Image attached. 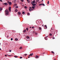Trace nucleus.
Masks as SVG:
<instances>
[{"label":"nucleus","mask_w":60,"mask_h":60,"mask_svg":"<svg viewBox=\"0 0 60 60\" xmlns=\"http://www.w3.org/2000/svg\"><path fill=\"white\" fill-rule=\"evenodd\" d=\"M7 0V1H8V0Z\"/></svg>","instance_id":"338daca9"},{"label":"nucleus","mask_w":60,"mask_h":60,"mask_svg":"<svg viewBox=\"0 0 60 60\" xmlns=\"http://www.w3.org/2000/svg\"><path fill=\"white\" fill-rule=\"evenodd\" d=\"M2 8H0V11H2Z\"/></svg>","instance_id":"dca6fc26"},{"label":"nucleus","mask_w":60,"mask_h":60,"mask_svg":"<svg viewBox=\"0 0 60 60\" xmlns=\"http://www.w3.org/2000/svg\"><path fill=\"white\" fill-rule=\"evenodd\" d=\"M9 10L10 11H11V7H9Z\"/></svg>","instance_id":"f03ea898"},{"label":"nucleus","mask_w":60,"mask_h":60,"mask_svg":"<svg viewBox=\"0 0 60 60\" xmlns=\"http://www.w3.org/2000/svg\"><path fill=\"white\" fill-rule=\"evenodd\" d=\"M33 54H32V53H31L30 54V55H29V56H33Z\"/></svg>","instance_id":"39448f33"},{"label":"nucleus","mask_w":60,"mask_h":60,"mask_svg":"<svg viewBox=\"0 0 60 60\" xmlns=\"http://www.w3.org/2000/svg\"><path fill=\"white\" fill-rule=\"evenodd\" d=\"M5 56H7V55H5Z\"/></svg>","instance_id":"a18cd8bd"},{"label":"nucleus","mask_w":60,"mask_h":60,"mask_svg":"<svg viewBox=\"0 0 60 60\" xmlns=\"http://www.w3.org/2000/svg\"><path fill=\"white\" fill-rule=\"evenodd\" d=\"M26 32V30H24L23 31V33H25Z\"/></svg>","instance_id":"9b49d317"},{"label":"nucleus","mask_w":60,"mask_h":60,"mask_svg":"<svg viewBox=\"0 0 60 60\" xmlns=\"http://www.w3.org/2000/svg\"><path fill=\"white\" fill-rule=\"evenodd\" d=\"M11 50H10L9 51V52H11Z\"/></svg>","instance_id":"c03bdc74"},{"label":"nucleus","mask_w":60,"mask_h":60,"mask_svg":"<svg viewBox=\"0 0 60 60\" xmlns=\"http://www.w3.org/2000/svg\"><path fill=\"white\" fill-rule=\"evenodd\" d=\"M10 0H9L10 1Z\"/></svg>","instance_id":"774afa93"},{"label":"nucleus","mask_w":60,"mask_h":60,"mask_svg":"<svg viewBox=\"0 0 60 60\" xmlns=\"http://www.w3.org/2000/svg\"><path fill=\"white\" fill-rule=\"evenodd\" d=\"M26 38L27 39H29V37L28 36H27L26 37Z\"/></svg>","instance_id":"ddd939ff"},{"label":"nucleus","mask_w":60,"mask_h":60,"mask_svg":"<svg viewBox=\"0 0 60 60\" xmlns=\"http://www.w3.org/2000/svg\"><path fill=\"white\" fill-rule=\"evenodd\" d=\"M18 7H17V6H16V8H18Z\"/></svg>","instance_id":"09e8293b"},{"label":"nucleus","mask_w":60,"mask_h":60,"mask_svg":"<svg viewBox=\"0 0 60 60\" xmlns=\"http://www.w3.org/2000/svg\"><path fill=\"white\" fill-rule=\"evenodd\" d=\"M34 26H33L32 27V28H33V29L34 28Z\"/></svg>","instance_id":"e433bc0d"},{"label":"nucleus","mask_w":60,"mask_h":60,"mask_svg":"<svg viewBox=\"0 0 60 60\" xmlns=\"http://www.w3.org/2000/svg\"><path fill=\"white\" fill-rule=\"evenodd\" d=\"M14 57H15V58H17V57H18V56H14Z\"/></svg>","instance_id":"5701e85b"},{"label":"nucleus","mask_w":60,"mask_h":60,"mask_svg":"<svg viewBox=\"0 0 60 60\" xmlns=\"http://www.w3.org/2000/svg\"><path fill=\"white\" fill-rule=\"evenodd\" d=\"M0 1H1L2 2H3V1H2V0H0Z\"/></svg>","instance_id":"79ce46f5"},{"label":"nucleus","mask_w":60,"mask_h":60,"mask_svg":"<svg viewBox=\"0 0 60 60\" xmlns=\"http://www.w3.org/2000/svg\"><path fill=\"white\" fill-rule=\"evenodd\" d=\"M42 5V4H39V6H41V5Z\"/></svg>","instance_id":"412c9836"},{"label":"nucleus","mask_w":60,"mask_h":60,"mask_svg":"<svg viewBox=\"0 0 60 60\" xmlns=\"http://www.w3.org/2000/svg\"><path fill=\"white\" fill-rule=\"evenodd\" d=\"M1 45V43H0V45Z\"/></svg>","instance_id":"0e129e2a"},{"label":"nucleus","mask_w":60,"mask_h":60,"mask_svg":"<svg viewBox=\"0 0 60 60\" xmlns=\"http://www.w3.org/2000/svg\"><path fill=\"white\" fill-rule=\"evenodd\" d=\"M32 2L34 4L35 3V0H34V1Z\"/></svg>","instance_id":"1a4fd4ad"},{"label":"nucleus","mask_w":60,"mask_h":60,"mask_svg":"<svg viewBox=\"0 0 60 60\" xmlns=\"http://www.w3.org/2000/svg\"><path fill=\"white\" fill-rule=\"evenodd\" d=\"M18 14H19V15H20V14H21V13L20 12H18Z\"/></svg>","instance_id":"0eeeda50"},{"label":"nucleus","mask_w":60,"mask_h":60,"mask_svg":"<svg viewBox=\"0 0 60 60\" xmlns=\"http://www.w3.org/2000/svg\"><path fill=\"white\" fill-rule=\"evenodd\" d=\"M52 31H53V30H52V29H51V30H50V32H52H52H53Z\"/></svg>","instance_id":"4468645a"},{"label":"nucleus","mask_w":60,"mask_h":60,"mask_svg":"<svg viewBox=\"0 0 60 60\" xmlns=\"http://www.w3.org/2000/svg\"><path fill=\"white\" fill-rule=\"evenodd\" d=\"M22 58V57H20V59H21V58Z\"/></svg>","instance_id":"58836bf2"},{"label":"nucleus","mask_w":60,"mask_h":60,"mask_svg":"<svg viewBox=\"0 0 60 60\" xmlns=\"http://www.w3.org/2000/svg\"><path fill=\"white\" fill-rule=\"evenodd\" d=\"M32 33H33V34H34V33H35V32H34V31H33L32 32Z\"/></svg>","instance_id":"bb28decb"},{"label":"nucleus","mask_w":60,"mask_h":60,"mask_svg":"<svg viewBox=\"0 0 60 60\" xmlns=\"http://www.w3.org/2000/svg\"><path fill=\"white\" fill-rule=\"evenodd\" d=\"M8 56L9 55H7Z\"/></svg>","instance_id":"69168bd1"},{"label":"nucleus","mask_w":60,"mask_h":60,"mask_svg":"<svg viewBox=\"0 0 60 60\" xmlns=\"http://www.w3.org/2000/svg\"><path fill=\"white\" fill-rule=\"evenodd\" d=\"M28 28H26V29L27 31H28Z\"/></svg>","instance_id":"a878e982"},{"label":"nucleus","mask_w":60,"mask_h":60,"mask_svg":"<svg viewBox=\"0 0 60 60\" xmlns=\"http://www.w3.org/2000/svg\"><path fill=\"white\" fill-rule=\"evenodd\" d=\"M32 8L33 9H34V8H35V6H33V7H32Z\"/></svg>","instance_id":"f8f14e48"},{"label":"nucleus","mask_w":60,"mask_h":60,"mask_svg":"<svg viewBox=\"0 0 60 60\" xmlns=\"http://www.w3.org/2000/svg\"><path fill=\"white\" fill-rule=\"evenodd\" d=\"M48 4H49V1H48L47 2Z\"/></svg>","instance_id":"7c9ffc66"},{"label":"nucleus","mask_w":60,"mask_h":60,"mask_svg":"<svg viewBox=\"0 0 60 60\" xmlns=\"http://www.w3.org/2000/svg\"><path fill=\"white\" fill-rule=\"evenodd\" d=\"M21 1H22V2H24V0H21Z\"/></svg>","instance_id":"c756f323"},{"label":"nucleus","mask_w":60,"mask_h":60,"mask_svg":"<svg viewBox=\"0 0 60 60\" xmlns=\"http://www.w3.org/2000/svg\"><path fill=\"white\" fill-rule=\"evenodd\" d=\"M38 56H36L35 57H36V58H38Z\"/></svg>","instance_id":"a211bd4d"},{"label":"nucleus","mask_w":60,"mask_h":60,"mask_svg":"<svg viewBox=\"0 0 60 60\" xmlns=\"http://www.w3.org/2000/svg\"><path fill=\"white\" fill-rule=\"evenodd\" d=\"M35 3H36V4H37V2H35Z\"/></svg>","instance_id":"603ef678"},{"label":"nucleus","mask_w":60,"mask_h":60,"mask_svg":"<svg viewBox=\"0 0 60 60\" xmlns=\"http://www.w3.org/2000/svg\"><path fill=\"white\" fill-rule=\"evenodd\" d=\"M55 39V38L54 37H53L52 38V39Z\"/></svg>","instance_id":"ea45409f"},{"label":"nucleus","mask_w":60,"mask_h":60,"mask_svg":"<svg viewBox=\"0 0 60 60\" xmlns=\"http://www.w3.org/2000/svg\"><path fill=\"white\" fill-rule=\"evenodd\" d=\"M45 29H47V25H45Z\"/></svg>","instance_id":"9d476101"},{"label":"nucleus","mask_w":60,"mask_h":60,"mask_svg":"<svg viewBox=\"0 0 60 60\" xmlns=\"http://www.w3.org/2000/svg\"><path fill=\"white\" fill-rule=\"evenodd\" d=\"M8 56H11V55H8Z\"/></svg>","instance_id":"a19ab883"},{"label":"nucleus","mask_w":60,"mask_h":60,"mask_svg":"<svg viewBox=\"0 0 60 60\" xmlns=\"http://www.w3.org/2000/svg\"><path fill=\"white\" fill-rule=\"evenodd\" d=\"M4 4H5V5H7V3H5Z\"/></svg>","instance_id":"2eb2a0df"},{"label":"nucleus","mask_w":60,"mask_h":60,"mask_svg":"<svg viewBox=\"0 0 60 60\" xmlns=\"http://www.w3.org/2000/svg\"><path fill=\"white\" fill-rule=\"evenodd\" d=\"M51 53H53V54H54V52H53V51H52L51 52Z\"/></svg>","instance_id":"b1692460"},{"label":"nucleus","mask_w":60,"mask_h":60,"mask_svg":"<svg viewBox=\"0 0 60 60\" xmlns=\"http://www.w3.org/2000/svg\"><path fill=\"white\" fill-rule=\"evenodd\" d=\"M29 10L30 11H31V9H29Z\"/></svg>","instance_id":"4c0bfd02"},{"label":"nucleus","mask_w":60,"mask_h":60,"mask_svg":"<svg viewBox=\"0 0 60 60\" xmlns=\"http://www.w3.org/2000/svg\"><path fill=\"white\" fill-rule=\"evenodd\" d=\"M8 3H9L10 2H9V1H8Z\"/></svg>","instance_id":"4d7b16f0"},{"label":"nucleus","mask_w":60,"mask_h":60,"mask_svg":"<svg viewBox=\"0 0 60 60\" xmlns=\"http://www.w3.org/2000/svg\"><path fill=\"white\" fill-rule=\"evenodd\" d=\"M24 55H25V56H26V55H27V54H24Z\"/></svg>","instance_id":"37998d69"},{"label":"nucleus","mask_w":60,"mask_h":60,"mask_svg":"<svg viewBox=\"0 0 60 60\" xmlns=\"http://www.w3.org/2000/svg\"><path fill=\"white\" fill-rule=\"evenodd\" d=\"M11 41H12V40H13V39L11 38Z\"/></svg>","instance_id":"473e14b6"},{"label":"nucleus","mask_w":60,"mask_h":60,"mask_svg":"<svg viewBox=\"0 0 60 60\" xmlns=\"http://www.w3.org/2000/svg\"><path fill=\"white\" fill-rule=\"evenodd\" d=\"M15 41H18V39L17 38H15Z\"/></svg>","instance_id":"6e6552de"},{"label":"nucleus","mask_w":60,"mask_h":60,"mask_svg":"<svg viewBox=\"0 0 60 60\" xmlns=\"http://www.w3.org/2000/svg\"><path fill=\"white\" fill-rule=\"evenodd\" d=\"M45 40H48V38H47L46 37H45Z\"/></svg>","instance_id":"20e7f679"},{"label":"nucleus","mask_w":60,"mask_h":60,"mask_svg":"<svg viewBox=\"0 0 60 60\" xmlns=\"http://www.w3.org/2000/svg\"><path fill=\"white\" fill-rule=\"evenodd\" d=\"M29 8L30 9H32V7H29Z\"/></svg>","instance_id":"c9c22d12"},{"label":"nucleus","mask_w":60,"mask_h":60,"mask_svg":"<svg viewBox=\"0 0 60 60\" xmlns=\"http://www.w3.org/2000/svg\"><path fill=\"white\" fill-rule=\"evenodd\" d=\"M15 11L17 12V11H18V10L17 9H16L15 10Z\"/></svg>","instance_id":"4be33fe9"},{"label":"nucleus","mask_w":60,"mask_h":60,"mask_svg":"<svg viewBox=\"0 0 60 60\" xmlns=\"http://www.w3.org/2000/svg\"><path fill=\"white\" fill-rule=\"evenodd\" d=\"M42 26H44V25H42Z\"/></svg>","instance_id":"6e6d98bb"},{"label":"nucleus","mask_w":60,"mask_h":60,"mask_svg":"<svg viewBox=\"0 0 60 60\" xmlns=\"http://www.w3.org/2000/svg\"><path fill=\"white\" fill-rule=\"evenodd\" d=\"M42 5L43 6H45V5L44 4H43Z\"/></svg>","instance_id":"f704fd0d"},{"label":"nucleus","mask_w":60,"mask_h":60,"mask_svg":"<svg viewBox=\"0 0 60 60\" xmlns=\"http://www.w3.org/2000/svg\"><path fill=\"white\" fill-rule=\"evenodd\" d=\"M27 15H30V13H27Z\"/></svg>","instance_id":"6ab92c4d"},{"label":"nucleus","mask_w":60,"mask_h":60,"mask_svg":"<svg viewBox=\"0 0 60 60\" xmlns=\"http://www.w3.org/2000/svg\"><path fill=\"white\" fill-rule=\"evenodd\" d=\"M32 5H33V6H35V5H36V4H32Z\"/></svg>","instance_id":"423d86ee"},{"label":"nucleus","mask_w":60,"mask_h":60,"mask_svg":"<svg viewBox=\"0 0 60 60\" xmlns=\"http://www.w3.org/2000/svg\"><path fill=\"white\" fill-rule=\"evenodd\" d=\"M11 4H12L11 2H10L9 3V5H11Z\"/></svg>","instance_id":"7ed1b4c3"},{"label":"nucleus","mask_w":60,"mask_h":60,"mask_svg":"<svg viewBox=\"0 0 60 60\" xmlns=\"http://www.w3.org/2000/svg\"><path fill=\"white\" fill-rule=\"evenodd\" d=\"M46 37L47 38V37H48V36H47V37Z\"/></svg>","instance_id":"e2e57ef3"},{"label":"nucleus","mask_w":60,"mask_h":60,"mask_svg":"<svg viewBox=\"0 0 60 60\" xmlns=\"http://www.w3.org/2000/svg\"><path fill=\"white\" fill-rule=\"evenodd\" d=\"M35 34L36 35H37V33H36V32H35Z\"/></svg>","instance_id":"c85d7f7f"},{"label":"nucleus","mask_w":60,"mask_h":60,"mask_svg":"<svg viewBox=\"0 0 60 60\" xmlns=\"http://www.w3.org/2000/svg\"><path fill=\"white\" fill-rule=\"evenodd\" d=\"M39 0H37L36 1V2H39Z\"/></svg>","instance_id":"72a5a7b5"},{"label":"nucleus","mask_w":60,"mask_h":60,"mask_svg":"<svg viewBox=\"0 0 60 60\" xmlns=\"http://www.w3.org/2000/svg\"><path fill=\"white\" fill-rule=\"evenodd\" d=\"M0 50H1V48H0Z\"/></svg>","instance_id":"bf43d9fd"},{"label":"nucleus","mask_w":60,"mask_h":60,"mask_svg":"<svg viewBox=\"0 0 60 60\" xmlns=\"http://www.w3.org/2000/svg\"><path fill=\"white\" fill-rule=\"evenodd\" d=\"M27 1L28 2V1H29V0H27Z\"/></svg>","instance_id":"864d4df0"},{"label":"nucleus","mask_w":60,"mask_h":60,"mask_svg":"<svg viewBox=\"0 0 60 60\" xmlns=\"http://www.w3.org/2000/svg\"><path fill=\"white\" fill-rule=\"evenodd\" d=\"M28 58H30V56H28Z\"/></svg>","instance_id":"de8ad7c7"},{"label":"nucleus","mask_w":60,"mask_h":60,"mask_svg":"<svg viewBox=\"0 0 60 60\" xmlns=\"http://www.w3.org/2000/svg\"><path fill=\"white\" fill-rule=\"evenodd\" d=\"M5 15H6V16H7L9 15L8 13H9V11H8V10H6L5 11Z\"/></svg>","instance_id":"f257e3e1"},{"label":"nucleus","mask_w":60,"mask_h":60,"mask_svg":"<svg viewBox=\"0 0 60 60\" xmlns=\"http://www.w3.org/2000/svg\"><path fill=\"white\" fill-rule=\"evenodd\" d=\"M33 10V9H31V11H32Z\"/></svg>","instance_id":"49530a36"},{"label":"nucleus","mask_w":60,"mask_h":60,"mask_svg":"<svg viewBox=\"0 0 60 60\" xmlns=\"http://www.w3.org/2000/svg\"><path fill=\"white\" fill-rule=\"evenodd\" d=\"M50 36H52V34H50Z\"/></svg>","instance_id":"2f4dec72"},{"label":"nucleus","mask_w":60,"mask_h":60,"mask_svg":"<svg viewBox=\"0 0 60 60\" xmlns=\"http://www.w3.org/2000/svg\"><path fill=\"white\" fill-rule=\"evenodd\" d=\"M33 2H31V4H33Z\"/></svg>","instance_id":"5fc2aeb1"},{"label":"nucleus","mask_w":60,"mask_h":60,"mask_svg":"<svg viewBox=\"0 0 60 60\" xmlns=\"http://www.w3.org/2000/svg\"><path fill=\"white\" fill-rule=\"evenodd\" d=\"M40 3H41V2H38V4H39Z\"/></svg>","instance_id":"3c124183"},{"label":"nucleus","mask_w":60,"mask_h":60,"mask_svg":"<svg viewBox=\"0 0 60 60\" xmlns=\"http://www.w3.org/2000/svg\"><path fill=\"white\" fill-rule=\"evenodd\" d=\"M22 49V47H20V49Z\"/></svg>","instance_id":"cd10ccee"},{"label":"nucleus","mask_w":60,"mask_h":60,"mask_svg":"<svg viewBox=\"0 0 60 60\" xmlns=\"http://www.w3.org/2000/svg\"><path fill=\"white\" fill-rule=\"evenodd\" d=\"M28 3H30V2L28 1Z\"/></svg>","instance_id":"8fccbe9b"},{"label":"nucleus","mask_w":60,"mask_h":60,"mask_svg":"<svg viewBox=\"0 0 60 60\" xmlns=\"http://www.w3.org/2000/svg\"><path fill=\"white\" fill-rule=\"evenodd\" d=\"M30 28H31V27H30Z\"/></svg>","instance_id":"680f3d73"},{"label":"nucleus","mask_w":60,"mask_h":60,"mask_svg":"<svg viewBox=\"0 0 60 60\" xmlns=\"http://www.w3.org/2000/svg\"><path fill=\"white\" fill-rule=\"evenodd\" d=\"M25 8V9H27V7L26 6H25L24 7Z\"/></svg>","instance_id":"393cba45"},{"label":"nucleus","mask_w":60,"mask_h":60,"mask_svg":"<svg viewBox=\"0 0 60 60\" xmlns=\"http://www.w3.org/2000/svg\"><path fill=\"white\" fill-rule=\"evenodd\" d=\"M7 38H8V36H7Z\"/></svg>","instance_id":"13d9d810"},{"label":"nucleus","mask_w":60,"mask_h":60,"mask_svg":"<svg viewBox=\"0 0 60 60\" xmlns=\"http://www.w3.org/2000/svg\"><path fill=\"white\" fill-rule=\"evenodd\" d=\"M22 14H25V12L22 11Z\"/></svg>","instance_id":"aec40b11"},{"label":"nucleus","mask_w":60,"mask_h":60,"mask_svg":"<svg viewBox=\"0 0 60 60\" xmlns=\"http://www.w3.org/2000/svg\"><path fill=\"white\" fill-rule=\"evenodd\" d=\"M39 28V30H41V28L40 27H39V28Z\"/></svg>","instance_id":"f3484780"},{"label":"nucleus","mask_w":60,"mask_h":60,"mask_svg":"<svg viewBox=\"0 0 60 60\" xmlns=\"http://www.w3.org/2000/svg\"><path fill=\"white\" fill-rule=\"evenodd\" d=\"M43 1V0H42V2Z\"/></svg>","instance_id":"052dcab7"}]
</instances>
